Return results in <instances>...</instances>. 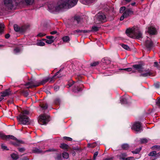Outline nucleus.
I'll use <instances>...</instances> for the list:
<instances>
[{
  "instance_id": "nucleus-37",
  "label": "nucleus",
  "mask_w": 160,
  "mask_h": 160,
  "mask_svg": "<svg viewBox=\"0 0 160 160\" xmlns=\"http://www.w3.org/2000/svg\"><path fill=\"white\" fill-rule=\"evenodd\" d=\"M37 45L39 46H43L45 45V43L42 41H40V42H38L37 43Z\"/></svg>"
},
{
  "instance_id": "nucleus-17",
  "label": "nucleus",
  "mask_w": 160,
  "mask_h": 160,
  "mask_svg": "<svg viewBox=\"0 0 160 160\" xmlns=\"http://www.w3.org/2000/svg\"><path fill=\"white\" fill-rule=\"evenodd\" d=\"M133 67L138 70L139 72L142 71L143 68L141 65H133Z\"/></svg>"
},
{
  "instance_id": "nucleus-24",
  "label": "nucleus",
  "mask_w": 160,
  "mask_h": 160,
  "mask_svg": "<svg viewBox=\"0 0 160 160\" xmlns=\"http://www.w3.org/2000/svg\"><path fill=\"white\" fill-rule=\"evenodd\" d=\"M60 147L61 148L63 149H66L68 148V146L67 144L65 143H62L61 144Z\"/></svg>"
},
{
  "instance_id": "nucleus-26",
  "label": "nucleus",
  "mask_w": 160,
  "mask_h": 160,
  "mask_svg": "<svg viewBox=\"0 0 160 160\" xmlns=\"http://www.w3.org/2000/svg\"><path fill=\"white\" fill-rule=\"evenodd\" d=\"M62 156L63 158L65 159H67L69 157L68 153L65 152H64L62 153Z\"/></svg>"
},
{
  "instance_id": "nucleus-45",
  "label": "nucleus",
  "mask_w": 160,
  "mask_h": 160,
  "mask_svg": "<svg viewBox=\"0 0 160 160\" xmlns=\"http://www.w3.org/2000/svg\"><path fill=\"white\" fill-rule=\"evenodd\" d=\"M33 151L34 152L36 153H39L41 152V150L37 148L34 149L33 150Z\"/></svg>"
},
{
  "instance_id": "nucleus-21",
  "label": "nucleus",
  "mask_w": 160,
  "mask_h": 160,
  "mask_svg": "<svg viewBox=\"0 0 160 160\" xmlns=\"http://www.w3.org/2000/svg\"><path fill=\"white\" fill-rule=\"evenodd\" d=\"M11 157L12 159L15 160L19 158L18 155L17 154L15 153L12 154Z\"/></svg>"
},
{
  "instance_id": "nucleus-53",
  "label": "nucleus",
  "mask_w": 160,
  "mask_h": 160,
  "mask_svg": "<svg viewBox=\"0 0 160 160\" xmlns=\"http://www.w3.org/2000/svg\"><path fill=\"white\" fill-rule=\"evenodd\" d=\"M18 151L21 152H22L24 151L25 150V149L23 148H20L18 149Z\"/></svg>"
},
{
  "instance_id": "nucleus-55",
  "label": "nucleus",
  "mask_w": 160,
  "mask_h": 160,
  "mask_svg": "<svg viewBox=\"0 0 160 160\" xmlns=\"http://www.w3.org/2000/svg\"><path fill=\"white\" fill-rule=\"evenodd\" d=\"M98 154V152H95L93 155V158L95 159V158L96 157L97 155Z\"/></svg>"
},
{
  "instance_id": "nucleus-40",
  "label": "nucleus",
  "mask_w": 160,
  "mask_h": 160,
  "mask_svg": "<svg viewBox=\"0 0 160 160\" xmlns=\"http://www.w3.org/2000/svg\"><path fill=\"white\" fill-rule=\"evenodd\" d=\"M41 107L43 109L45 110L47 109L48 108V105L47 104H42L41 106Z\"/></svg>"
},
{
  "instance_id": "nucleus-62",
  "label": "nucleus",
  "mask_w": 160,
  "mask_h": 160,
  "mask_svg": "<svg viewBox=\"0 0 160 160\" xmlns=\"http://www.w3.org/2000/svg\"><path fill=\"white\" fill-rule=\"evenodd\" d=\"M52 151V149H48L47 151H46V152H50V151Z\"/></svg>"
},
{
  "instance_id": "nucleus-39",
  "label": "nucleus",
  "mask_w": 160,
  "mask_h": 160,
  "mask_svg": "<svg viewBox=\"0 0 160 160\" xmlns=\"http://www.w3.org/2000/svg\"><path fill=\"white\" fill-rule=\"evenodd\" d=\"M127 9H126V8L125 7H123L121 8L120 9V12L121 13H123L124 12L125 10H126Z\"/></svg>"
},
{
  "instance_id": "nucleus-15",
  "label": "nucleus",
  "mask_w": 160,
  "mask_h": 160,
  "mask_svg": "<svg viewBox=\"0 0 160 160\" xmlns=\"http://www.w3.org/2000/svg\"><path fill=\"white\" fill-rule=\"evenodd\" d=\"M1 96L4 97L9 95L11 94V91L9 89H6L1 92Z\"/></svg>"
},
{
  "instance_id": "nucleus-18",
  "label": "nucleus",
  "mask_w": 160,
  "mask_h": 160,
  "mask_svg": "<svg viewBox=\"0 0 160 160\" xmlns=\"http://www.w3.org/2000/svg\"><path fill=\"white\" fill-rule=\"evenodd\" d=\"M146 72L142 73L141 75V76L145 77L148 76H150L152 74V73L151 72L150 70H147L146 71Z\"/></svg>"
},
{
  "instance_id": "nucleus-23",
  "label": "nucleus",
  "mask_w": 160,
  "mask_h": 160,
  "mask_svg": "<svg viewBox=\"0 0 160 160\" xmlns=\"http://www.w3.org/2000/svg\"><path fill=\"white\" fill-rule=\"evenodd\" d=\"M120 101L122 104H124L127 103V100L126 98L123 97H122L120 98Z\"/></svg>"
},
{
  "instance_id": "nucleus-47",
  "label": "nucleus",
  "mask_w": 160,
  "mask_h": 160,
  "mask_svg": "<svg viewBox=\"0 0 160 160\" xmlns=\"http://www.w3.org/2000/svg\"><path fill=\"white\" fill-rule=\"evenodd\" d=\"M60 102V100L58 98L56 99L54 101V103L55 104H59Z\"/></svg>"
},
{
  "instance_id": "nucleus-11",
  "label": "nucleus",
  "mask_w": 160,
  "mask_h": 160,
  "mask_svg": "<svg viewBox=\"0 0 160 160\" xmlns=\"http://www.w3.org/2000/svg\"><path fill=\"white\" fill-rule=\"evenodd\" d=\"M132 129L136 132H141V124L139 122H136L133 125Z\"/></svg>"
},
{
  "instance_id": "nucleus-38",
  "label": "nucleus",
  "mask_w": 160,
  "mask_h": 160,
  "mask_svg": "<svg viewBox=\"0 0 160 160\" xmlns=\"http://www.w3.org/2000/svg\"><path fill=\"white\" fill-rule=\"evenodd\" d=\"M92 31L94 32H96L98 30L99 28L96 26L92 27Z\"/></svg>"
},
{
  "instance_id": "nucleus-61",
  "label": "nucleus",
  "mask_w": 160,
  "mask_h": 160,
  "mask_svg": "<svg viewBox=\"0 0 160 160\" xmlns=\"http://www.w3.org/2000/svg\"><path fill=\"white\" fill-rule=\"evenodd\" d=\"M160 156V152H158V153H157V155H156V157H159Z\"/></svg>"
},
{
  "instance_id": "nucleus-29",
  "label": "nucleus",
  "mask_w": 160,
  "mask_h": 160,
  "mask_svg": "<svg viewBox=\"0 0 160 160\" xmlns=\"http://www.w3.org/2000/svg\"><path fill=\"white\" fill-rule=\"evenodd\" d=\"M157 155V152L156 151H153L150 152L149 154L148 155L151 156H155L156 157Z\"/></svg>"
},
{
  "instance_id": "nucleus-44",
  "label": "nucleus",
  "mask_w": 160,
  "mask_h": 160,
  "mask_svg": "<svg viewBox=\"0 0 160 160\" xmlns=\"http://www.w3.org/2000/svg\"><path fill=\"white\" fill-rule=\"evenodd\" d=\"M132 68H122L120 69V70H123L128 72H129L132 71Z\"/></svg>"
},
{
  "instance_id": "nucleus-36",
  "label": "nucleus",
  "mask_w": 160,
  "mask_h": 160,
  "mask_svg": "<svg viewBox=\"0 0 160 160\" xmlns=\"http://www.w3.org/2000/svg\"><path fill=\"white\" fill-rule=\"evenodd\" d=\"M141 148H139L137 149L136 150H135L134 151H132V152L133 153L137 154V153H139V152L141 151Z\"/></svg>"
},
{
  "instance_id": "nucleus-27",
  "label": "nucleus",
  "mask_w": 160,
  "mask_h": 160,
  "mask_svg": "<svg viewBox=\"0 0 160 160\" xmlns=\"http://www.w3.org/2000/svg\"><path fill=\"white\" fill-rule=\"evenodd\" d=\"M25 1L27 4L31 5L33 3L34 0H25Z\"/></svg>"
},
{
  "instance_id": "nucleus-5",
  "label": "nucleus",
  "mask_w": 160,
  "mask_h": 160,
  "mask_svg": "<svg viewBox=\"0 0 160 160\" xmlns=\"http://www.w3.org/2000/svg\"><path fill=\"white\" fill-rule=\"evenodd\" d=\"M28 114V111L27 110H24L17 117L20 124L25 125L28 123L29 118L27 116Z\"/></svg>"
},
{
  "instance_id": "nucleus-56",
  "label": "nucleus",
  "mask_w": 160,
  "mask_h": 160,
  "mask_svg": "<svg viewBox=\"0 0 160 160\" xmlns=\"http://www.w3.org/2000/svg\"><path fill=\"white\" fill-rule=\"evenodd\" d=\"M57 33V31H54L50 32L51 34L52 35H54L56 34Z\"/></svg>"
},
{
  "instance_id": "nucleus-20",
  "label": "nucleus",
  "mask_w": 160,
  "mask_h": 160,
  "mask_svg": "<svg viewBox=\"0 0 160 160\" xmlns=\"http://www.w3.org/2000/svg\"><path fill=\"white\" fill-rule=\"evenodd\" d=\"M62 40L64 42H68L70 41V38L68 36H65L63 37Z\"/></svg>"
},
{
  "instance_id": "nucleus-57",
  "label": "nucleus",
  "mask_w": 160,
  "mask_h": 160,
  "mask_svg": "<svg viewBox=\"0 0 160 160\" xmlns=\"http://www.w3.org/2000/svg\"><path fill=\"white\" fill-rule=\"evenodd\" d=\"M158 63L157 62H154V66L158 67Z\"/></svg>"
},
{
  "instance_id": "nucleus-28",
  "label": "nucleus",
  "mask_w": 160,
  "mask_h": 160,
  "mask_svg": "<svg viewBox=\"0 0 160 160\" xmlns=\"http://www.w3.org/2000/svg\"><path fill=\"white\" fill-rule=\"evenodd\" d=\"M122 160H134V159L133 157H130L128 158H122Z\"/></svg>"
},
{
  "instance_id": "nucleus-54",
  "label": "nucleus",
  "mask_w": 160,
  "mask_h": 160,
  "mask_svg": "<svg viewBox=\"0 0 160 160\" xmlns=\"http://www.w3.org/2000/svg\"><path fill=\"white\" fill-rule=\"evenodd\" d=\"M158 106L160 108V98L158 99V100L156 102Z\"/></svg>"
},
{
  "instance_id": "nucleus-9",
  "label": "nucleus",
  "mask_w": 160,
  "mask_h": 160,
  "mask_svg": "<svg viewBox=\"0 0 160 160\" xmlns=\"http://www.w3.org/2000/svg\"><path fill=\"white\" fill-rule=\"evenodd\" d=\"M96 23H99L101 22H104L106 21L105 15L102 13H98L95 16L94 19Z\"/></svg>"
},
{
  "instance_id": "nucleus-25",
  "label": "nucleus",
  "mask_w": 160,
  "mask_h": 160,
  "mask_svg": "<svg viewBox=\"0 0 160 160\" xmlns=\"http://www.w3.org/2000/svg\"><path fill=\"white\" fill-rule=\"evenodd\" d=\"M88 31L86 30H77L74 31V33H79V32H83L84 33H87Z\"/></svg>"
},
{
  "instance_id": "nucleus-43",
  "label": "nucleus",
  "mask_w": 160,
  "mask_h": 160,
  "mask_svg": "<svg viewBox=\"0 0 160 160\" xmlns=\"http://www.w3.org/2000/svg\"><path fill=\"white\" fill-rule=\"evenodd\" d=\"M4 28V25L2 23H0V32H1L3 31Z\"/></svg>"
},
{
  "instance_id": "nucleus-30",
  "label": "nucleus",
  "mask_w": 160,
  "mask_h": 160,
  "mask_svg": "<svg viewBox=\"0 0 160 160\" xmlns=\"http://www.w3.org/2000/svg\"><path fill=\"white\" fill-rule=\"evenodd\" d=\"M121 45L123 48H124L125 49H126L128 50H129L130 49L129 47L127 45L123 44H121Z\"/></svg>"
},
{
  "instance_id": "nucleus-34",
  "label": "nucleus",
  "mask_w": 160,
  "mask_h": 160,
  "mask_svg": "<svg viewBox=\"0 0 160 160\" xmlns=\"http://www.w3.org/2000/svg\"><path fill=\"white\" fill-rule=\"evenodd\" d=\"M46 38L48 40H52V41H53V42H54V41L55 40V38L53 36L51 35L48 36L46 37Z\"/></svg>"
},
{
  "instance_id": "nucleus-12",
  "label": "nucleus",
  "mask_w": 160,
  "mask_h": 160,
  "mask_svg": "<svg viewBox=\"0 0 160 160\" xmlns=\"http://www.w3.org/2000/svg\"><path fill=\"white\" fill-rule=\"evenodd\" d=\"M13 27L14 30L16 32H23L26 30L24 27H22L20 28L17 25H14Z\"/></svg>"
},
{
  "instance_id": "nucleus-14",
  "label": "nucleus",
  "mask_w": 160,
  "mask_h": 160,
  "mask_svg": "<svg viewBox=\"0 0 160 160\" xmlns=\"http://www.w3.org/2000/svg\"><path fill=\"white\" fill-rule=\"evenodd\" d=\"M148 32L151 35L155 34L156 33V30L154 27L151 26L148 28Z\"/></svg>"
},
{
  "instance_id": "nucleus-10",
  "label": "nucleus",
  "mask_w": 160,
  "mask_h": 160,
  "mask_svg": "<svg viewBox=\"0 0 160 160\" xmlns=\"http://www.w3.org/2000/svg\"><path fill=\"white\" fill-rule=\"evenodd\" d=\"M133 12L130 9H127L123 12V14L120 18V20H123L125 18L128 17L130 15L132 14Z\"/></svg>"
},
{
  "instance_id": "nucleus-6",
  "label": "nucleus",
  "mask_w": 160,
  "mask_h": 160,
  "mask_svg": "<svg viewBox=\"0 0 160 160\" xmlns=\"http://www.w3.org/2000/svg\"><path fill=\"white\" fill-rule=\"evenodd\" d=\"M0 138L3 140H9L10 139L15 140L16 141V142H12V144L13 145L15 146H18L19 145V144L21 143L20 142L18 141L16 138L14 136L10 135H6L2 133H0Z\"/></svg>"
},
{
  "instance_id": "nucleus-8",
  "label": "nucleus",
  "mask_w": 160,
  "mask_h": 160,
  "mask_svg": "<svg viewBox=\"0 0 160 160\" xmlns=\"http://www.w3.org/2000/svg\"><path fill=\"white\" fill-rule=\"evenodd\" d=\"M49 121V116L44 114L39 116L38 122L41 125H46Z\"/></svg>"
},
{
  "instance_id": "nucleus-59",
  "label": "nucleus",
  "mask_w": 160,
  "mask_h": 160,
  "mask_svg": "<svg viewBox=\"0 0 160 160\" xmlns=\"http://www.w3.org/2000/svg\"><path fill=\"white\" fill-rule=\"evenodd\" d=\"M10 36V35L9 34H7L5 35V37L6 38H8Z\"/></svg>"
},
{
  "instance_id": "nucleus-63",
  "label": "nucleus",
  "mask_w": 160,
  "mask_h": 160,
  "mask_svg": "<svg viewBox=\"0 0 160 160\" xmlns=\"http://www.w3.org/2000/svg\"><path fill=\"white\" fill-rule=\"evenodd\" d=\"M3 99V98L2 97H1L0 98V102Z\"/></svg>"
},
{
  "instance_id": "nucleus-16",
  "label": "nucleus",
  "mask_w": 160,
  "mask_h": 160,
  "mask_svg": "<svg viewBox=\"0 0 160 160\" xmlns=\"http://www.w3.org/2000/svg\"><path fill=\"white\" fill-rule=\"evenodd\" d=\"M81 19L79 17L75 16L74 18L73 24L75 25H76L77 24L81 22Z\"/></svg>"
},
{
  "instance_id": "nucleus-41",
  "label": "nucleus",
  "mask_w": 160,
  "mask_h": 160,
  "mask_svg": "<svg viewBox=\"0 0 160 160\" xmlns=\"http://www.w3.org/2000/svg\"><path fill=\"white\" fill-rule=\"evenodd\" d=\"M21 49L18 48H16L14 49V53L15 54H17V53L20 52L21 51Z\"/></svg>"
},
{
  "instance_id": "nucleus-4",
  "label": "nucleus",
  "mask_w": 160,
  "mask_h": 160,
  "mask_svg": "<svg viewBox=\"0 0 160 160\" xmlns=\"http://www.w3.org/2000/svg\"><path fill=\"white\" fill-rule=\"evenodd\" d=\"M126 32L127 35L131 38L139 39L142 38V33L139 30L134 28L127 29Z\"/></svg>"
},
{
  "instance_id": "nucleus-48",
  "label": "nucleus",
  "mask_w": 160,
  "mask_h": 160,
  "mask_svg": "<svg viewBox=\"0 0 160 160\" xmlns=\"http://www.w3.org/2000/svg\"><path fill=\"white\" fill-rule=\"evenodd\" d=\"M63 138L68 141H71L72 140V139L70 137H63Z\"/></svg>"
},
{
  "instance_id": "nucleus-19",
  "label": "nucleus",
  "mask_w": 160,
  "mask_h": 160,
  "mask_svg": "<svg viewBox=\"0 0 160 160\" xmlns=\"http://www.w3.org/2000/svg\"><path fill=\"white\" fill-rule=\"evenodd\" d=\"M96 1V0H87V1H82V0H80V1L83 4H88L90 3H92Z\"/></svg>"
},
{
  "instance_id": "nucleus-13",
  "label": "nucleus",
  "mask_w": 160,
  "mask_h": 160,
  "mask_svg": "<svg viewBox=\"0 0 160 160\" xmlns=\"http://www.w3.org/2000/svg\"><path fill=\"white\" fill-rule=\"evenodd\" d=\"M145 45L147 48L149 49L152 47L153 44L150 38H148V39L146 41Z\"/></svg>"
},
{
  "instance_id": "nucleus-31",
  "label": "nucleus",
  "mask_w": 160,
  "mask_h": 160,
  "mask_svg": "<svg viewBox=\"0 0 160 160\" xmlns=\"http://www.w3.org/2000/svg\"><path fill=\"white\" fill-rule=\"evenodd\" d=\"M43 41H45L46 43L48 44H51L53 42V41L52 40H49L48 39H43Z\"/></svg>"
},
{
  "instance_id": "nucleus-60",
  "label": "nucleus",
  "mask_w": 160,
  "mask_h": 160,
  "mask_svg": "<svg viewBox=\"0 0 160 160\" xmlns=\"http://www.w3.org/2000/svg\"><path fill=\"white\" fill-rule=\"evenodd\" d=\"M106 60V59L105 58H103L102 59V61L103 62H104V63H107V62H105V60Z\"/></svg>"
},
{
  "instance_id": "nucleus-50",
  "label": "nucleus",
  "mask_w": 160,
  "mask_h": 160,
  "mask_svg": "<svg viewBox=\"0 0 160 160\" xmlns=\"http://www.w3.org/2000/svg\"><path fill=\"white\" fill-rule=\"evenodd\" d=\"M127 156V155L125 153H122L120 155V157L122 159V158H125Z\"/></svg>"
},
{
  "instance_id": "nucleus-35",
  "label": "nucleus",
  "mask_w": 160,
  "mask_h": 160,
  "mask_svg": "<svg viewBox=\"0 0 160 160\" xmlns=\"http://www.w3.org/2000/svg\"><path fill=\"white\" fill-rule=\"evenodd\" d=\"M1 148L3 150H8L9 149L4 144H2L1 145Z\"/></svg>"
},
{
  "instance_id": "nucleus-42",
  "label": "nucleus",
  "mask_w": 160,
  "mask_h": 160,
  "mask_svg": "<svg viewBox=\"0 0 160 160\" xmlns=\"http://www.w3.org/2000/svg\"><path fill=\"white\" fill-rule=\"evenodd\" d=\"M77 89L75 88L73 89V92H77L81 90V88L78 87V85H77Z\"/></svg>"
},
{
  "instance_id": "nucleus-64",
  "label": "nucleus",
  "mask_w": 160,
  "mask_h": 160,
  "mask_svg": "<svg viewBox=\"0 0 160 160\" xmlns=\"http://www.w3.org/2000/svg\"><path fill=\"white\" fill-rule=\"evenodd\" d=\"M135 4H136L135 2L132 3H131V5L132 6H134Z\"/></svg>"
},
{
  "instance_id": "nucleus-33",
  "label": "nucleus",
  "mask_w": 160,
  "mask_h": 160,
  "mask_svg": "<svg viewBox=\"0 0 160 160\" xmlns=\"http://www.w3.org/2000/svg\"><path fill=\"white\" fill-rule=\"evenodd\" d=\"M97 144L96 142H93L92 144H88V147L89 148H94L96 146Z\"/></svg>"
},
{
  "instance_id": "nucleus-7",
  "label": "nucleus",
  "mask_w": 160,
  "mask_h": 160,
  "mask_svg": "<svg viewBox=\"0 0 160 160\" xmlns=\"http://www.w3.org/2000/svg\"><path fill=\"white\" fill-rule=\"evenodd\" d=\"M0 138L3 140H9L10 139L15 140L16 141V142H12V144L13 145L15 146H18L19 145V144L21 143L20 142L18 141L16 138L14 136L10 135H6L2 133H0Z\"/></svg>"
},
{
  "instance_id": "nucleus-49",
  "label": "nucleus",
  "mask_w": 160,
  "mask_h": 160,
  "mask_svg": "<svg viewBox=\"0 0 160 160\" xmlns=\"http://www.w3.org/2000/svg\"><path fill=\"white\" fill-rule=\"evenodd\" d=\"M98 62H94L93 63H92L91 64V65L92 66H95L97 65H98Z\"/></svg>"
},
{
  "instance_id": "nucleus-46",
  "label": "nucleus",
  "mask_w": 160,
  "mask_h": 160,
  "mask_svg": "<svg viewBox=\"0 0 160 160\" xmlns=\"http://www.w3.org/2000/svg\"><path fill=\"white\" fill-rule=\"evenodd\" d=\"M46 34L45 33H43L42 32H40L37 35V36L38 37H43L46 35Z\"/></svg>"
},
{
  "instance_id": "nucleus-22",
  "label": "nucleus",
  "mask_w": 160,
  "mask_h": 160,
  "mask_svg": "<svg viewBox=\"0 0 160 160\" xmlns=\"http://www.w3.org/2000/svg\"><path fill=\"white\" fill-rule=\"evenodd\" d=\"M148 140V139L143 138L141 139L140 140V142L141 143H147Z\"/></svg>"
},
{
  "instance_id": "nucleus-3",
  "label": "nucleus",
  "mask_w": 160,
  "mask_h": 160,
  "mask_svg": "<svg viewBox=\"0 0 160 160\" xmlns=\"http://www.w3.org/2000/svg\"><path fill=\"white\" fill-rule=\"evenodd\" d=\"M24 0H3V9H12L20 3H22Z\"/></svg>"
},
{
  "instance_id": "nucleus-2",
  "label": "nucleus",
  "mask_w": 160,
  "mask_h": 160,
  "mask_svg": "<svg viewBox=\"0 0 160 160\" xmlns=\"http://www.w3.org/2000/svg\"><path fill=\"white\" fill-rule=\"evenodd\" d=\"M61 70L57 72L56 74L53 77L50 78L49 77L44 79L42 80L41 82H39L38 81L34 80H32L30 82H28L25 84V86L27 88H32L33 87H37L40 86L41 85H43L48 81L49 82H52L54 81V79L56 78H60L62 76L58 75V74L60 73Z\"/></svg>"
},
{
  "instance_id": "nucleus-51",
  "label": "nucleus",
  "mask_w": 160,
  "mask_h": 160,
  "mask_svg": "<svg viewBox=\"0 0 160 160\" xmlns=\"http://www.w3.org/2000/svg\"><path fill=\"white\" fill-rule=\"evenodd\" d=\"M155 87L156 88H159L160 87V83L159 82H156L154 84Z\"/></svg>"
},
{
  "instance_id": "nucleus-1",
  "label": "nucleus",
  "mask_w": 160,
  "mask_h": 160,
  "mask_svg": "<svg viewBox=\"0 0 160 160\" xmlns=\"http://www.w3.org/2000/svg\"><path fill=\"white\" fill-rule=\"evenodd\" d=\"M78 1V0H61L56 4L54 2H50L48 4V8L51 12L59 11L63 8H69L74 6Z\"/></svg>"
},
{
  "instance_id": "nucleus-32",
  "label": "nucleus",
  "mask_w": 160,
  "mask_h": 160,
  "mask_svg": "<svg viewBox=\"0 0 160 160\" xmlns=\"http://www.w3.org/2000/svg\"><path fill=\"white\" fill-rule=\"evenodd\" d=\"M122 147L123 149L127 150L129 148V146L128 144H124L122 145Z\"/></svg>"
},
{
  "instance_id": "nucleus-52",
  "label": "nucleus",
  "mask_w": 160,
  "mask_h": 160,
  "mask_svg": "<svg viewBox=\"0 0 160 160\" xmlns=\"http://www.w3.org/2000/svg\"><path fill=\"white\" fill-rule=\"evenodd\" d=\"M56 159V160H61V154L58 155Z\"/></svg>"
},
{
  "instance_id": "nucleus-58",
  "label": "nucleus",
  "mask_w": 160,
  "mask_h": 160,
  "mask_svg": "<svg viewBox=\"0 0 160 160\" xmlns=\"http://www.w3.org/2000/svg\"><path fill=\"white\" fill-rule=\"evenodd\" d=\"M59 89V87L58 86H55L54 87V90L56 91H57Z\"/></svg>"
}]
</instances>
